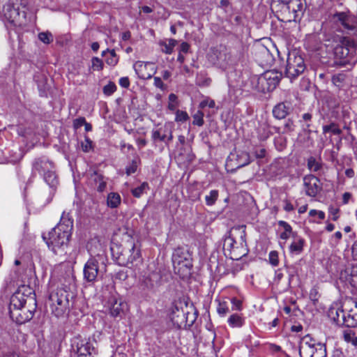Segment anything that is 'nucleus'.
Wrapping results in <instances>:
<instances>
[{
  "instance_id": "nucleus-46",
  "label": "nucleus",
  "mask_w": 357,
  "mask_h": 357,
  "mask_svg": "<svg viewBox=\"0 0 357 357\" xmlns=\"http://www.w3.org/2000/svg\"><path fill=\"white\" fill-rule=\"evenodd\" d=\"M92 144V141L88 137H85L84 140L81 142L82 150L86 153L90 151L93 149Z\"/></svg>"
},
{
  "instance_id": "nucleus-40",
  "label": "nucleus",
  "mask_w": 357,
  "mask_h": 357,
  "mask_svg": "<svg viewBox=\"0 0 357 357\" xmlns=\"http://www.w3.org/2000/svg\"><path fill=\"white\" fill-rule=\"evenodd\" d=\"M38 39L45 44H50L53 42L54 40L53 35L49 31L40 32L38 33Z\"/></svg>"
},
{
  "instance_id": "nucleus-6",
  "label": "nucleus",
  "mask_w": 357,
  "mask_h": 357,
  "mask_svg": "<svg viewBox=\"0 0 357 357\" xmlns=\"http://www.w3.org/2000/svg\"><path fill=\"white\" fill-rule=\"evenodd\" d=\"M162 284V276L159 271L149 266L139 278L140 289L146 294H155Z\"/></svg>"
},
{
  "instance_id": "nucleus-54",
  "label": "nucleus",
  "mask_w": 357,
  "mask_h": 357,
  "mask_svg": "<svg viewBox=\"0 0 357 357\" xmlns=\"http://www.w3.org/2000/svg\"><path fill=\"white\" fill-rule=\"evenodd\" d=\"M309 215L311 217L318 216L320 220H324L325 218V213L322 211H317L315 209H312L309 212Z\"/></svg>"
},
{
  "instance_id": "nucleus-58",
  "label": "nucleus",
  "mask_w": 357,
  "mask_h": 357,
  "mask_svg": "<svg viewBox=\"0 0 357 357\" xmlns=\"http://www.w3.org/2000/svg\"><path fill=\"white\" fill-rule=\"evenodd\" d=\"M266 151L264 148L257 149L255 151V155L257 158H264L266 156Z\"/></svg>"
},
{
  "instance_id": "nucleus-10",
  "label": "nucleus",
  "mask_w": 357,
  "mask_h": 357,
  "mask_svg": "<svg viewBox=\"0 0 357 357\" xmlns=\"http://www.w3.org/2000/svg\"><path fill=\"white\" fill-rule=\"evenodd\" d=\"M333 19L340 29L348 34H357V17L346 12H338L333 15Z\"/></svg>"
},
{
  "instance_id": "nucleus-48",
  "label": "nucleus",
  "mask_w": 357,
  "mask_h": 357,
  "mask_svg": "<svg viewBox=\"0 0 357 357\" xmlns=\"http://www.w3.org/2000/svg\"><path fill=\"white\" fill-rule=\"evenodd\" d=\"M269 262L273 266H277L279 264L278 253L277 251H271L268 255Z\"/></svg>"
},
{
  "instance_id": "nucleus-5",
  "label": "nucleus",
  "mask_w": 357,
  "mask_h": 357,
  "mask_svg": "<svg viewBox=\"0 0 357 357\" xmlns=\"http://www.w3.org/2000/svg\"><path fill=\"white\" fill-rule=\"evenodd\" d=\"M174 271L181 278H188L191 273L192 267L191 255L183 248L174 250L172 255Z\"/></svg>"
},
{
  "instance_id": "nucleus-29",
  "label": "nucleus",
  "mask_w": 357,
  "mask_h": 357,
  "mask_svg": "<svg viewBox=\"0 0 357 357\" xmlns=\"http://www.w3.org/2000/svg\"><path fill=\"white\" fill-rule=\"evenodd\" d=\"M45 181L50 186L54 187L57 185L58 181L53 169H48L46 172L43 174Z\"/></svg>"
},
{
  "instance_id": "nucleus-51",
  "label": "nucleus",
  "mask_w": 357,
  "mask_h": 357,
  "mask_svg": "<svg viewBox=\"0 0 357 357\" xmlns=\"http://www.w3.org/2000/svg\"><path fill=\"white\" fill-rule=\"evenodd\" d=\"M310 127V123L306 124V128L303 129V133L305 135V137L303 138V139H301V142L303 143H308L310 142V144H312V139L310 138V133L311 130L309 129Z\"/></svg>"
},
{
  "instance_id": "nucleus-20",
  "label": "nucleus",
  "mask_w": 357,
  "mask_h": 357,
  "mask_svg": "<svg viewBox=\"0 0 357 357\" xmlns=\"http://www.w3.org/2000/svg\"><path fill=\"white\" fill-rule=\"evenodd\" d=\"M281 2L283 4L282 9L291 13L289 21L294 20L298 16V13L301 12L304 6L302 0H281Z\"/></svg>"
},
{
  "instance_id": "nucleus-49",
  "label": "nucleus",
  "mask_w": 357,
  "mask_h": 357,
  "mask_svg": "<svg viewBox=\"0 0 357 357\" xmlns=\"http://www.w3.org/2000/svg\"><path fill=\"white\" fill-rule=\"evenodd\" d=\"M215 105V101L209 98L203 100L199 105V108L204 109L206 107L213 108Z\"/></svg>"
},
{
  "instance_id": "nucleus-34",
  "label": "nucleus",
  "mask_w": 357,
  "mask_h": 357,
  "mask_svg": "<svg viewBox=\"0 0 357 357\" xmlns=\"http://www.w3.org/2000/svg\"><path fill=\"white\" fill-rule=\"evenodd\" d=\"M149 186L148 183L144 182L139 186L132 190V195L137 198H139L144 193H146Z\"/></svg>"
},
{
  "instance_id": "nucleus-53",
  "label": "nucleus",
  "mask_w": 357,
  "mask_h": 357,
  "mask_svg": "<svg viewBox=\"0 0 357 357\" xmlns=\"http://www.w3.org/2000/svg\"><path fill=\"white\" fill-rule=\"evenodd\" d=\"M294 130V121L291 119H288L284 125L283 132H292Z\"/></svg>"
},
{
  "instance_id": "nucleus-14",
  "label": "nucleus",
  "mask_w": 357,
  "mask_h": 357,
  "mask_svg": "<svg viewBox=\"0 0 357 357\" xmlns=\"http://www.w3.org/2000/svg\"><path fill=\"white\" fill-rule=\"evenodd\" d=\"M303 183L305 193L310 197H315L322 189L320 180L312 174L304 176Z\"/></svg>"
},
{
  "instance_id": "nucleus-39",
  "label": "nucleus",
  "mask_w": 357,
  "mask_h": 357,
  "mask_svg": "<svg viewBox=\"0 0 357 357\" xmlns=\"http://www.w3.org/2000/svg\"><path fill=\"white\" fill-rule=\"evenodd\" d=\"M328 132H332L334 135H340L342 133V130L335 123H331L329 125L323 126V132L327 133Z\"/></svg>"
},
{
  "instance_id": "nucleus-44",
  "label": "nucleus",
  "mask_w": 357,
  "mask_h": 357,
  "mask_svg": "<svg viewBox=\"0 0 357 357\" xmlns=\"http://www.w3.org/2000/svg\"><path fill=\"white\" fill-rule=\"evenodd\" d=\"M204 113L203 112L199 110L193 115V121L192 123L194 125H197L198 126H202L204 125Z\"/></svg>"
},
{
  "instance_id": "nucleus-52",
  "label": "nucleus",
  "mask_w": 357,
  "mask_h": 357,
  "mask_svg": "<svg viewBox=\"0 0 357 357\" xmlns=\"http://www.w3.org/2000/svg\"><path fill=\"white\" fill-rule=\"evenodd\" d=\"M116 90V86L113 82H109L103 87V93L107 96L112 95Z\"/></svg>"
},
{
  "instance_id": "nucleus-37",
  "label": "nucleus",
  "mask_w": 357,
  "mask_h": 357,
  "mask_svg": "<svg viewBox=\"0 0 357 357\" xmlns=\"http://www.w3.org/2000/svg\"><path fill=\"white\" fill-rule=\"evenodd\" d=\"M139 159L136 157L126 167V173L128 176L131 175L136 172L138 167Z\"/></svg>"
},
{
  "instance_id": "nucleus-12",
  "label": "nucleus",
  "mask_w": 357,
  "mask_h": 357,
  "mask_svg": "<svg viewBox=\"0 0 357 357\" xmlns=\"http://www.w3.org/2000/svg\"><path fill=\"white\" fill-rule=\"evenodd\" d=\"M109 314L114 318H123L128 310V304L121 298L112 296L107 302Z\"/></svg>"
},
{
  "instance_id": "nucleus-60",
  "label": "nucleus",
  "mask_w": 357,
  "mask_h": 357,
  "mask_svg": "<svg viewBox=\"0 0 357 357\" xmlns=\"http://www.w3.org/2000/svg\"><path fill=\"white\" fill-rule=\"evenodd\" d=\"M231 304H232V308L234 310H239L241 308L242 302L240 300L234 298L231 300Z\"/></svg>"
},
{
  "instance_id": "nucleus-21",
  "label": "nucleus",
  "mask_w": 357,
  "mask_h": 357,
  "mask_svg": "<svg viewBox=\"0 0 357 357\" xmlns=\"http://www.w3.org/2000/svg\"><path fill=\"white\" fill-rule=\"evenodd\" d=\"M98 262L96 259H90L84 268V278L87 282H93L98 275Z\"/></svg>"
},
{
  "instance_id": "nucleus-27",
  "label": "nucleus",
  "mask_w": 357,
  "mask_h": 357,
  "mask_svg": "<svg viewBox=\"0 0 357 357\" xmlns=\"http://www.w3.org/2000/svg\"><path fill=\"white\" fill-rule=\"evenodd\" d=\"M278 225L284 229V231L280 235V238L282 240L288 239L291 236L293 237L296 235V233L292 231L291 225L284 220H280Z\"/></svg>"
},
{
  "instance_id": "nucleus-56",
  "label": "nucleus",
  "mask_w": 357,
  "mask_h": 357,
  "mask_svg": "<svg viewBox=\"0 0 357 357\" xmlns=\"http://www.w3.org/2000/svg\"><path fill=\"white\" fill-rule=\"evenodd\" d=\"M217 311L220 315H225L229 312V308L227 307L225 303H220Z\"/></svg>"
},
{
  "instance_id": "nucleus-57",
  "label": "nucleus",
  "mask_w": 357,
  "mask_h": 357,
  "mask_svg": "<svg viewBox=\"0 0 357 357\" xmlns=\"http://www.w3.org/2000/svg\"><path fill=\"white\" fill-rule=\"evenodd\" d=\"M17 131L18 135L22 137H27L31 134V132L23 126H19L17 129Z\"/></svg>"
},
{
  "instance_id": "nucleus-55",
  "label": "nucleus",
  "mask_w": 357,
  "mask_h": 357,
  "mask_svg": "<svg viewBox=\"0 0 357 357\" xmlns=\"http://www.w3.org/2000/svg\"><path fill=\"white\" fill-rule=\"evenodd\" d=\"M85 118L84 117H79L73 121V127L75 129H78L79 128L84 126L85 123Z\"/></svg>"
},
{
  "instance_id": "nucleus-32",
  "label": "nucleus",
  "mask_w": 357,
  "mask_h": 357,
  "mask_svg": "<svg viewBox=\"0 0 357 357\" xmlns=\"http://www.w3.org/2000/svg\"><path fill=\"white\" fill-rule=\"evenodd\" d=\"M310 354L313 355L311 356L310 354H307L305 357H326V349L325 344L321 343L317 344V347L314 348V351H312Z\"/></svg>"
},
{
  "instance_id": "nucleus-2",
  "label": "nucleus",
  "mask_w": 357,
  "mask_h": 357,
  "mask_svg": "<svg viewBox=\"0 0 357 357\" xmlns=\"http://www.w3.org/2000/svg\"><path fill=\"white\" fill-rule=\"evenodd\" d=\"M72 229L73 220L63 213L59 223L48 233L47 236L43 235V238L49 249L58 255L64 250L65 247H67Z\"/></svg>"
},
{
  "instance_id": "nucleus-31",
  "label": "nucleus",
  "mask_w": 357,
  "mask_h": 357,
  "mask_svg": "<svg viewBox=\"0 0 357 357\" xmlns=\"http://www.w3.org/2000/svg\"><path fill=\"white\" fill-rule=\"evenodd\" d=\"M177 44V40L175 39H169L166 42L160 43V46L162 47V51L166 54H170L172 53L173 50L176 45Z\"/></svg>"
},
{
  "instance_id": "nucleus-28",
  "label": "nucleus",
  "mask_w": 357,
  "mask_h": 357,
  "mask_svg": "<svg viewBox=\"0 0 357 357\" xmlns=\"http://www.w3.org/2000/svg\"><path fill=\"white\" fill-rule=\"evenodd\" d=\"M228 324L232 328H241L245 323L244 319L238 314H233L228 319Z\"/></svg>"
},
{
  "instance_id": "nucleus-23",
  "label": "nucleus",
  "mask_w": 357,
  "mask_h": 357,
  "mask_svg": "<svg viewBox=\"0 0 357 357\" xmlns=\"http://www.w3.org/2000/svg\"><path fill=\"white\" fill-rule=\"evenodd\" d=\"M291 109V104L282 102L277 104L273 109V115L277 119H283L289 114Z\"/></svg>"
},
{
  "instance_id": "nucleus-8",
  "label": "nucleus",
  "mask_w": 357,
  "mask_h": 357,
  "mask_svg": "<svg viewBox=\"0 0 357 357\" xmlns=\"http://www.w3.org/2000/svg\"><path fill=\"white\" fill-rule=\"evenodd\" d=\"M111 250L116 262L121 266H128L139 257V252L135 251V246L132 242L128 243L126 247L123 248L118 246L112 247Z\"/></svg>"
},
{
  "instance_id": "nucleus-41",
  "label": "nucleus",
  "mask_w": 357,
  "mask_h": 357,
  "mask_svg": "<svg viewBox=\"0 0 357 357\" xmlns=\"http://www.w3.org/2000/svg\"><path fill=\"white\" fill-rule=\"evenodd\" d=\"M107 52L109 54V56L106 59V63L112 66H116L119 61V58L116 54L114 50H107Z\"/></svg>"
},
{
  "instance_id": "nucleus-24",
  "label": "nucleus",
  "mask_w": 357,
  "mask_h": 357,
  "mask_svg": "<svg viewBox=\"0 0 357 357\" xmlns=\"http://www.w3.org/2000/svg\"><path fill=\"white\" fill-rule=\"evenodd\" d=\"M53 163L45 158H37L33 163V169L39 174H44L48 169H53Z\"/></svg>"
},
{
  "instance_id": "nucleus-18",
  "label": "nucleus",
  "mask_w": 357,
  "mask_h": 357,
  "mask_svg": "<svg viewBox=\"0 0 357 357\" xmlns=\"http://www.w3.org/2000/svg\"><path fill=\"white\" fill-rule=\"evenodd\" d=\"M344 306L347 311L346 326L349 328L357 326V302L350 299Z\"/></svg>"
},
{
  "instance_id": "nucleus-11",
  "label": "nucleus",
  "mask_w": 357,
  "mask_h": 357,
  "mask_svg": "<svg viewBox=\"0 0 357 357\" xmlns=\"http://www.w3.org/2000/svg\"><path fill=\"white\" fill-rule=\"evenodd\" d=\"M281 76V73L276 71L270 70L265 72L257 79L256 86L257 90L263 93L274 90L278 85Z\"/></svg>"
},
{
  "instance_id": "nucleus-26",
  "label": "nucleus",
  "mask_w": 357,
  "mask_h": 357,
  "mask_svg": "<svg viewBox=\"0 0 357 357\" xmlns=\"http://www.w3.org/2000/svg\"><path fill=\"white\" fill-rule=\"evenodd\" d=\"M121 202V197L117 192H109L107 197V206L110 208H117Z\"/></svg>"
},
{
  "instance_id": "nucleus-64",
  "label": "nucleus",
  "mask_w": 357,
  "mask_h": 357,
  "mask_svg": "<svg viewBox=\"0 0 357 357\" xmlns=\"http://www.w3.org/2000/svg\"><path fill=\"white\" fill-rule=\"evenodd\" d=\"M190 50V45L186 42H183L180 45V52L188 53Z\"/></svg>"
},
{
  "instance_id": "nucleus-22",
  "label": "nucleus",
  "mask_w": 357,
  "mask_h": 357,
  "mask_svg": "<svg viewBox=\"0 0 357 357\" xmlns=\"http://www.w3.org/2000/svg\"><path fill=\"white\" fill-rule=\"evenodd\" d=\"M217 63L222 68H226L227 66L231 65L233 61V56L230 51L226 48L220 50L216 54Z\"/></svg>"
},
{
  "instance_id": "nucleus-19",
  "label": "nucleus",
  "mask_w": 357,
  "mask_h": 357,
  "mask_svg": "<svg viewBox=\"0 0 357 357\" xmlns=\"http://www.w3.org/2000/svg\"><path fill=\"white\" fill-rule=\"evenodd\" d=\"M320 344V342H317L316 340L310 335H306L303 337L299 346V354L301 357H305L307 354H310L312 356L313 354H310V352L314 350L317 344Z\"/></svg>"
},
{
  "instance_id": "nucleus-15",
  "label": "nucleus",
  "mask_w": 357,
  "mask_h": 357,
  "mask_svg": "<svg viewBox=\"0 0 357 357\" xmlns=\"http://www.w3.org/2000/svg\"><path fill=\"white\" fill-rule=\"evenodd\" d=\"M184 303L178 302L174 304L172 309L171 319L179 326L186 325L188 323V312H185L183 309Z\"/></svg>"
},
{
  "instance_id": "nucleus-50",
  "label": "nucleus",
  "mask_w": 357,
  "mask_h": 357,
  "mask_svg": "<svg viewBox=\"0 0 357 357\" xmlns=\"http://www.w3.org/2000/svg\"><path fill=\"white\" fill-rule=\"evenodd\" d=\"M92 68L94 70H101L103 68V63L101 59L98 57L92 59Z\"/></svg>"
},
{
  "instance_id": "nucleus-7",
  "label": "nucleus",
  "mask_w": 357,
  "mask_h": 357,
  "mask_svg": "<svg viewBox=\"0 0 357 357\" xmlns=\"http://www.w3.org/2000/svg\"><path fill=\"white\" fill-rule=\"evenodd\" d=\"M96 340L93 338H82L81 336L75 337L72 340L73 357H93L96 353Z\"/></svg>"
},
{
  "instance_id": "nucleus-35",
  "label": "nucleus",
  "mask_w": 357,
  "mask_h": 357,
  "mask_svg": "<svg viewBox=\"0 0 357 357\" xmlns=\"http://www.w3.org/2000/svg\"><path fill=\"white\" fill-rule=\"evenodd\" d=\"M349 50L342 45H337L334 49V54L337 59H344L348 56Z\"/></svg>"
},
{
  "instance_id": "nucleus-25",
  "label": "nucleus",
  "mask_w": 357,
  "mask_h": 357,
  "mask_svg": "<svg viewBox=\"0 0 357 357\" xmlns=\"http://www.w3.org/2000/svg\"><path fill=\"white\" fill-rule=\"evenodd\" d=\"M294 240L289 246V250L291 253L299 255L303 250V246L305 244V240L296 235L293 237Z\"/></svg>"
},
{
  "instance_id": "nucleus-1",
  "label": "nucleus",
  "mask_w": 357,
  "mask_h": 357,
  "mask_svg": "<svg viewBox=\"0 0 357 357\" xmlns=\"http://www.w3.org/2000/svg\"><path fill=\"white\" fill-rule=\"evenodd\" d=\"M25 294L19 289L10 298V316L17 324H22L31 320L36 310V295L31 289Z\"/></svg>"
},
{
  "instance_id": "nucleus-9",
  "label": "nucleus",
  "mask_w": 357,
  "mask_h": 357,
  "mask_svg": "<svg viewBox=\"0 0 357 357\" xmlns=\"http://www.w3.org/2000/svg\"><path fill=\"white\" fill-rule=\"evenodd\" d=\"M306 66L304 59L296 50L288 54L285 75L290 79H295L303 73Z\"/></svg>"
},
{
  "instance_id": "nucleus-16",
  "label": "nucleus",
  "mask_w": 357,
  "mask_h": 357,
  "mask_svg": "<svg viewBox=\"0 0 357 357\" xmlns=\"http://www.w3.org/2000/svg\"><path fill=\"white\" fill-rule=\"evenodd\" d=\"M133 68L138 77L142 79H150L155 73L153 64L150 62L138 61L135 63Z\"/></svg>"
},
{
  "instance_id": "nucleus-3",
  "label": "nucleus",
  "mask_w": 357,
  "mask_h": 357,
  "mask_svg": "<svg viewBox=\"0 0 357 357\" xmlns=\"http://www.w3.org/2000/svg\"><path fill=\"white\" fill-rule=\"evenodd\" d=\"M245 231L243 227H234L229 232V236L225 241V250L230 251L231 258L238 260L247 253L245 248Z\"/></svg>"
},
{
  "instance_id": "nucleus-17",
  "label": "nucleus",
  "mask_w": 357,
  "mask_h": 357,
  "mask_svg": "<svg viewBox=\"0 0 357 357\" xmlns=\"http://www.w3.org/2000/svg\"><path fill=\"white\" fill-rule=\"evenodd\" d=\"M4 18L10 23L17 24L20 22L21 14L18 6L14 3H6L3 8Z\"/></svg>"
},
{
  "instance_id": "nucleus-63",
  "label": "nucleus",
  "mask_w": 357,
  "mask_h": 357,
  "mask_svg": "<svg viewBox=\"0 0 357 357\" xmlns=\"http://www.w3.org/2000/svg\"><path fill=\"white\" fill-rule=\"evenodd\" d=\"M91 179H93L96 183V184L98 183V182L103 178V176L102 175H101L100 174L98 173L97 172H94L91 176Z\"/></svg>"
},
{
  "instance_id": "nucleus-36",
  "label": "nucleus",
  "mask_w": 357,
  "mask_h": 357,
  "mask_svg": "<svg viewBox=\"0 0 357 357\" xmlns=\"http://www.w3.org/2000/svg\"><path fill=\"white\" fill-rule=\"evenodd\" d=\"M345 309L337 310H336V317H334V319L338 324H343L346 326V320H347V312H345Z\"/></svg>"
},
{
  "instance_id": "nucleus-13",
  "label": "nucleus",
  "mask_w": 357,
  "mask_h": 357,
  "mask_svg": "<svg viewBox=\"0 0 357 357\" xmlns=\"http://www.w3.org/2000/svg\"><path fill=\"white\" fill-rule=\"evenodd\" d=\"M172 129V124L171 123H166L163 126L152 130V139L154 141L163 142L166 144H169V142L173 139Z\"/></svg>"
},
{
  "instance_id": "nucleus-47",
  "label": "nucleus",
  "mask_w": 357,
  "mask_h": 357,
  "mask_svg": "<svg viewBox=\"0 0 357 357\" xmlns=\"http://www.w3.org/2000/svg\"><path fill=\"white\" fill-rule=\"evenodd\" d=\"M189 119V116L186 112L181 110H176V121L184 122L186 121Z\"/></svg>"
},
{
  "instance_id": "nucleus-38",
  "label": "nucleus",
  "mask_w": 357,
  "mask_h": 357,
  "mask_svg": "<svg viewBox=\"0 0 357 357\" xmlns=\"http://www.w3.org/2000/svg\"><path fill=\"white\" fill-rule=\"evenodd\" d=\"M218 197V191L216 190H211L209 195H206V204L208 206H212L215 204Z\"/></svg>"
},
{
  "instance_id": "nucleus-45",
  "label": "nucleus",
  "mask_w": 357,
  "mask_h": 357,
  "mask_svg": "<svg viewBox=\"0 0 357 357\" xmlns=\"http://www.w3.org/2000/svg\"><path fill=\"white\" fill-rule=\"evenodd\" d=\"M345 79V75L344 74L334 75L332 77V82L334 85L338 88H341Z\"/></svg>"
},
{
  "instance_id": "nucleus-59",
  "label": "nucleus",
  "mask_w": 357,
  "mask_h": 357,
  "mask_svg": "<svg viewBox=\"0 0 357 357\" xmlns=\"http://www.w3.org/2000/svg\"><path fill=\"white\" fill-rule=\"evenodd\" d=\"M284 206L283 208L285 211L290 212L294 210L293 204L287 199L283 201Z\"/></svg>"
},
{
  "instance_id": "nucleus-62",
  "label": "nucleus",
  "mask_w": 357,
  "mask_h": 357,
  "mask_svg": "<svg viewBox=\"0 0 357 357\" xmlns=\"http://www.w3.org/2000/svg\"><path fill=\"white\" fill-rule=\"evenodd\" d=\"M119 84L123 88H128L130 86V81L128 77H123L119 79Z\"/></svg>"
},
{
  "instance_id": "nucleus-4",
  "label": "nucleus",
  "mask_w": 357,
  "mask_h": 357,
  "mask_svg": "<svg viewBox=\"0 0 357 357\" xmlns=\"http://www.w3.org/2000/svg\"><path fill=\"white\" fill-rule=\"evenodd\" d=\"M75 294L66 288H59L50 295V307L52 313L57 317L65 314L69 308V302Z\"/></svg>"
},
{
  "instance_id": "nucleus-61",
  "label": "nucleus",
  "mask_w": 357,
  "mask_h": 357,
  "mask_svg": "<svg viewBox=\"0 0 357 357\" xmlns=\"http://www.w3.org/2000/svg\"><path fill=\"white\" fill-rule=\"evenodd\" d=\"M106 185H107L106 181H104V178H103L97 184L96 189L98 192H102L105 191V190L106 188Z\"/></svg>"
},
{
  "instance_id": "nucleus-42",
  "label": "nucleus",
  "mask_w": 357,
  "mask_h": 357,
  "mask_svg": "<svg viewBox=\"0 0 357 357\" xmlns=\"http://www.w3.org/2000/svg\"><path fill=\"white\" fill-rule=\"evenodd\" d=\"M307 167L310 171L316 172L320 169L321 165L314 158L311 157L307 160Z\"/></svg>"
},
{
  "instance_id": "nucleus-43",
  "label": "nucleus",
  "mask_w": 357,
  "mask_h": 357,
  "mask_svg": "<svg viewBox=\"0 0 357 357\" xmlns=\"http://www.w3.org/2000/svg\"><path fill=\"white\" fill-rule=\"evenodd\" d=\"M168 99V109L171 111H175L178 107L177 96L174 93H170Z\"/></svg>"
},
{
  "instance_id": "nucleus-33",
  "label": "nucleus",
  "mask_w": 357,
  "mask_h": 357,
  "mask_svg": "<svg viewBox=\"0 0 357 357\" xmlns=\"http://www.w3.org/2000/svg\"><path fill=\"white\" fill-rule=\"evenodd\" d=\"M237 168L248 165L251 162L250 154L248 152H241L237 155Z\"/></svg>"
},
{
  "instance_id": "nucleus-30",
  "label": "nucleus",
  "mask_w": 357,
  "mask_h": 357,
  "mask_svg": "<svg viewBox=\"0 0 357 357\" xmlns=\"http://www.w3.org/2000/svg\"><path fill=\"white\" fill-rule=\"evenodd\" d=\"M343 337L345 342L351 344L354 347H357V336L355 332L351 329H347L343 333Z\"/></svg>"
}]
</instances>
